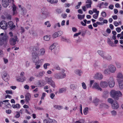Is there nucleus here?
<instances>
[{
	"label": "nucleus",
	"instance_id": "9",
	"mask_svg": "<svg viewBox=\"0 0 123 123\" xmlns=\"http://www.w3.org/2000/svg\"><path fill=\"white\" fill-rule=\"evenodd\" d=\"M0 27L3 30H6L7 28V23L5 21H2L0 23Z\"/></svg>",
	"mask_w": 123,
	"mask_h": 123
},
{
	"label": "nucleus",
	"instance_id": "64",
	"mask_svg": "<svg viewBox=\"0 0 123 123\" xmlns=\"http://www.w3.org/2000/svg\"><path fill=\"white\" fill-rule=\"evenodd\" d=\"M9 36L10 37H11V38L13 37H12L13 36V33L12 32H10L9 34Z\"/></svg>",
	"mask_w": 123,
	"mask_h": 123
},
{
	"label": "nucleus",
	"instance_id": "31",
	"mask_svg": "<svg viewBox=\"0 0 123 123\" xmlns=\"http://www.w3.org/2000/svg\"><path fill=\"white\" fill-rule=\"evenodd\" d=\"M110 71L108 69H106L104 70V73L105 74L108 75L110 74Z\"/></svg>",
	"mask_w": 123,
	"mask_h": 123
},
{
	"label": "nucleus",
	"instance_id": "55",
	"mask_svg": "<svg viewBox=\"0 0 123 123\" xmlns=\"http://www.w3.org/2000/svg\"><path fill=\"white\" fill-rule=\"evenodd\" d=\"M6 92L7 94H12V90H7L6 91Z\"/></svg>",
	"mask_w": 123,
	"mask_h": 123
},
{
	"label": "nucleus",
	"instance_id": "12",
	"mask_svg": "<svg viewBox=\"0 0 123 123\" xmlns=\"http://www.w3.org/2000/svg\"><path fill=\"white\" fill-rule=\"evenodd\" d=\"M112 108L114 109H117L119 107V105L116 101L114 102L111 105Z\"/></svg>",
	"mask_w": 123,
	"mask_h": 123
},
{
	"label": "nucleus",
	"instance_id": "51",
	"mask_svg": "<svg viewBox=\"0 0 123 123\" xmlns=\"http://www.w3.org/2000/svg\"><path fill=\"white\" fill-rule=\"evenodd\" d=\"M109 45H110V46H111L112 47H114L115 46V45H114L113 42L111 41L110 43H108Z\"/></svg>",
	"mask_w": 123,
	"mask_h": 123
},
{
	"label": "nucleus",
	"instance_id": "13",
	"mask_svg": "<svg viewBox=\"0 0 123 123\" xmlns=\"http://www.w3.org/2000/svg\"><path fill=\"white\" fill-rule=\"evenodd\" d=\"M9 76L6 72H4L3 74V78L4 80L6 81H7L9 80Z\"/></svg>",
	"mask_w": 123,
	"mask_h": 123
},
{
	"label": "nucleus",
	"instance_id": "1",
	"mask_svg": "<svg viewBox=\"0 0 123 123\" xmlns=\"http://www.w3.org/2000/svg\"><path fill=\"white\" fill-rule=\"evenodd\" d=\"M111 96L114 99L118 100L119 97L122 95V94L119 91H116L113 90L110 92Z\"/></svg>",
	"mask_w": 123,
	"mask_h": 123
},
{
	"label": "nucleus",
	"instance_id": "63",
	"mask_svg": "<svg viewBox=\"0 0 123 123\" xmlns=\"http://www.w3.org/2000/svg\"><path fill=\"white\" fill-rule=\"evenodd\" d=\"M81 33V32H80L78 33H76L75 34H74V37H77Z\"/></svg>",
	"mask_w": 123,
	"mask_h": 123
},
{
	"label": "nucleus",
	"instance_id": "4",
	"mask_svg": "<svg viewBox=\"0 0 123 123\" xmlns=\"http://www.w3.org/2000/svg\"><path fill=\"white\" fill-rule=\"evenodd\" d=\"M32 59L33 62L35 63V65H37L39 60L38 55L37 53L34 52L32 53Z\"/></svg>",
	"mask_w": 123,
	"mask_h": 123
},
{
	"label": "nucleus",
	"instance_id": "20",
	"mask_svg": "<svg viewBox=\"0 0 123 123\" xmlns=\"http://www.w3.org/2000/svg\"><path fill=\"white\" fill-rule=\"evenodd\" d=\"M44 73V72H39L38 74H35V76H36L38 77L41 78L43 76Z\"/></svg>",
	"mask_w": 123,
	"mask_h": 123
},
{
	"label": "nucleus",
	"instance_id": "54",
	"mask_svg": "<svg viewBox=\"0 0 123 123\" xmlns=\"http://www.w3.org/2000/svg\"><path fill=\"white\" fill-rule=\"evenodd\" d=\"M38 83V86H43V85H42V84L41 82H40V81L39 80L38 81V82L37 83Z\"/></svg>",
	"mask_w": 123,
	"mask_h": 123
},
{
	"label": "nucleus",
	"instance_id": "53",
	"mask_svg": "<svg viewBox=\"0 0 123 123\" xmlns=\"http://www.w3.org/2000/svg\"><path fill=\"white\" fill-rule=\"evenodd\" d=\"M101 15L102 16L104 17H105L106 16V13L105 12H102Z\"/></svg>",
	"mask_w": 123,
	"mask_h": 123
},
{
	"label": "nucleus",
	"instance_id": "10",
	"mask_svg": "<svg viewBox=\"0 0 123 123\" xmlns=\"http://www.w3.org/2000/svg\"><path fill=\"white\" fill-rule=\"evenodd\" d=\"M109 70L112 73H114L116 70L115 67L113 65H111L108 66Z\"/></svg>",
	"mask_w": 123,
	"mask_h": 123
},
{
	"label": "nucleus",
	"instance_id": "59",
	"mask_svg": "<svg viewBox=\"0 0 123 123\" xmlns=\"http://www.w3.org/2000/svg\"><path fill=\"white\" fill-rule=\"evenodd\" d=\"M58 36L57 35V32H55V33L53 35V38H55L57 37H58Z\"/></svg>",
	"mask_w": 123,
	"mask_h": 123
},
{
	"label": "nucleus",
	"instance_id": "36",
	"mask_svg": "<svg viewBox=\"0 0 123 123\" xmlns=\"http://www.w3.org/2000/svg\"><path fill=\"white\" fill-rule=\"evenodd\" d=\"M115 64L117 68H121V64L120 63L118 62H115Z\"/></svg>",
	"mask_w": 123,
	"mask_h": 123
},
{
	"label": "nucleus",
	"instance_id": "27",
	"mask_svg": "<svg viewBox=\"0 0 123 123\" xmlns=\"http://www.w3.org/2000/svg\"><path fill=\"white\" fill-rule=\"evenodd\" d=\"M56 13L58 14H60L62 13V10L61 9L57 8L55 10Z\"/></svg>",
	"mask_w": 123,
	"mask_h": 123
},
{
	"label": "nucleus",
	"instance_id": "6",
	"mask_svg": "<svg viewBox=\"0 0 123 123\" xmlns=\"http://www.w3.org/2000/svg\"><path fill=\"white\" fill-rule=\"evenodd\" d=\"M108 82L109 86L111 88H112L114 86L115 83L113 77H110L108 81Z\"/></svg>",
	"mask_w": 123,
	"mask_h": 123
},
{
	"label": "nucleus",
	"instance_id": "29",
	"mask_svg": "<svg viewBox=\"0 0 123 123\" xmlns=\"http://www.w3.org/2000/svg\"><path fill=\"white\" fill-rule=\"evenodd\" d=\"M99 101V100L97 98H96L94 100L93 103L96 106H97L98 104V102Z\"/></svg>",
	"mask_w": 123,
	"mask_h": 123
},
{
	"label": "nucleus",
	"instance_id": "23",
	"mask_svg": "<svg viewBox=\"0 0 123 123\" xmlns=\"http://www.w3.org/2000/svg\"><path fill=\"white\" fill-rule=\"evenodd\" d=\"M70 87L71 90H74L77 88V86L74 84H71L70 85Z\"/></svg>",
	"mask_w": 123,
	"mask_h": 123
},
{
	"label": "nucleus",
	"instance_id": "48",
	"mask_svg": "<svg viewBox=\"0 0 123 123\" xmlns=\"http://www.w3.org/2000/svg\"><path fill=\"white\" fill-rule=\"evenodd\" d=\"M20 79L21 80V82H23L24 81L26 80L25 77L24 76L21 77Z\"/></svg>",
	"mask_w": 123,
	"mask_h": 123
},
{
	"label": "nucleus",
	"instance_id": "38",
	"mask_svg": "<svg viewBox=\"0 0 123 123\" xmlns=\"http://www.w3.org/2000/svg\"><path fill=\"white\" fill-rule=\"evenodd\" d=\"M49 15V13H48V15L46 14H43L42 16V17L43 19H45L48 17Z\"/></svg>",
	"mask_w": 123,
	"mask_h": 123
},
{
	"label": "nucleus",
	"instance_id": "56",
	"mask_svg": "<svg viewBox=\"0 0 123 123\" xmlns=\"http://www.w3.org/2000/svg\"><path fill=\"white\" fill-rule=\"evenodd\" d=\"M45 52V51L44 49H42L41 50V54L43 55H44Z\"/></svg>",
	"mask_w": 123,
	"mask_h": 123
},
{
	"label": "nucleus",
	"instance_id": "50",
	"mask_svg": "<svg viewBox=\"0 0 123 123\" xmlns=\"http://www.w3.org/2000/svg\"><path fill=\"white\" fill-rule=\"evenodd\" d=\"M82 86L83 88L84 89H86V86L84 82H83L82 83Z\"/></svg>",
	"mask_w": 123,
	"mask_h": 123
},
{
	"label": "nucleus",
	"instance_id": "24",
	"mask_svg": "<svg viewBox=\"0 0 123 123\" xmlns=\"http://www.w3.org/2000/svg\"><path fill=\"white\" fill-rule=\"evenodd\" d=\"M13 8V15H14L17 13V12L16 11V7L15 5L14 4H13V5L12 6Z\"/></svg>",
	"mask_w": 123,
	"mask_h": 123
},
{
	"label": "nucleus",
	"instance_id": "45",
	"mask_svg": "<svg viewBox=\"0 0 123 123\" xmlns=\"http://www.w3.org/2000/svg\"><path fill=\"white\" fill-rule=\"evenodd\" d=\"M78 3V5L75 6V8L76 9H78L80 8V6L81 4L82 3L81 2H79Z\"/></svg>",
	"mask_w": 123,
	"mask_h": 123
},
{
	"label": "nucleus",
	"instance_id": "32",
	"mask_svg": "<svg viewBox=\"0 0 123 123\" xmlns=\"http://www.w3.org/2000/svg\"><path fill=\"white\" fill-rule=\"evenodd\" d=\"M51 4L56 3L57 2V0H47Z\"/></svg>",
	"mask_w": 123,
	"mask_h": 123
},
{
	"label": "nucleus",
	"instance_id": "28",
	"mask_svg": "<svg viewBox=\"0 0 123 123\" xmlns=\"http://www.w3.org/2000/svg\"><path fill=\"white\" fill-rule=\"evenodd\" d=\"M67 90L66 88H63L60 89H59V93H63L64 92H65Z\"/></svg>",
	"mask_w": 123,
	"mask_h": 123
},
{
	"label": "nucleus",
	"instance_id": "2",
	"mask_svg": "<svg viewBox=\"0 0 123 123\" xmlns=\"http://www.w3.org/2000/svg\"><path fill=\"white\" fill-rule=\"evenodd\" d=\"M64 72L65 70H62L61 72L55 74L54 75V77L58 79L65 78L66 76V75L65 73H64Z\"/></svg>",
	"mask_w": 123,
	"mask_h": 123
},
{
	"label": "nucleus",
	"instance_id": "40",
	"mask_svg": "<svg viewBox=\"0 0 123 123\" xmlns=\"http://www.w3.org/2000/svg\"><path fill=\"white\" fill-rule=\"evenodd\" d=\"M15 113L16 114L15 115V117L16 118H19L20 116L19 112L18 111H16Z\"/></svg>",
	"mask_w": 123,
	"mask_h": 123
},
{
	"label": "nucleus",
	"instance_id": "22",
	"mask_svg": "<svg viewBox=\"0 0 123 123\" xmlns=\"http://www.w3.org/2000/svg\"><path fill=\"white\" fill-rule=\"evenodd\" d=\"M97 52L102 58L105 54V52L102 50H98Z\"/></svg>",
	"mask_w": 123,
	"mask_h": 123
},
{
	"label": "nucleus",
	"instance_id": "16",
	"mask_svg": "<svg viewBox=\"0 0 123 123\" xmlns=\"http://www.w3.org/2000/svg\"><path fill=\"white\" fill-rule=\"evenodd\" d=\"M100 85L102 88H105L108 86L107 82L105 81H101L100 84Z\"/></svg>",
	"mask_w": 123,
	"mask_h": 123
},
{
	"label": "nucleus",
	"instance_id": "7",
	"mask_svg": "<svg viewBox=\"0 0 123 123\" xmlns=\"http://www.w3.org/2000/svg\"><path fill=\"white\" fill-rule=\"evenodd\" d=\"M117 80L118 82H122L123 80V75L122 73H118L117 76Z\"/></svg>",
	"mask_w": 123,
	"mask_h": 123
},
{
	"label": "nucleus",
	"instance_id": "52",
	"mask_svg": "<svg viewBox=\"0 0 123 123\" xmlns=\"http://www.w3.org/2000/svg\"><path fill=\"white\" fill-rule=\"evenodd\" d=\"M32 34L35 37H37V34L36 32L34 31H33L32 33Z\"/></svg>",
	"mask_w": 123,
	"mask_h": 123
},
{
	"label": "nucleus",
	"instance_id": "21",
	"mask_svg": "<svg viewBox=\"0 0 123 123\" xmlns=\"http://www.w3.org/2000/svg\"><path fill=\"white\" fill-rule=\"evenodd\" d=\"M41 12L43 14H46L47 15H48V13H49V12L47 11L45 7H43L42 8Z\"/></svg>",
	"mask_w": 123,
	"mask_h": 123
},
{
	"label": "nucleus",
	"instance_id": "11",
	"mask_svg": "<svg viewBox=\"0 0 123 123\" xmlns=\"http://www.w3.org/2000/svg\"><path fill=\"white\" fill-rule=\"evenodd\" d=\"M103 78V76L101 73H96L94 76V78L96 79L101 80Z\"/></svg>",
	"mask_w": 123,
	"mask_h": 123
},
{
	"label": "nucleus",
	"instance_id": "46",
	"mask_svg": "<svg viewBox=\"0 0 123 123\" xmlns=\"http://www.w3.org/2000/svg\"><path fill=\"white\" fill-rule=\"evenodd\" d=\"M54 68L57 70H60V68L59 66L58 65H55L54 67Z\"/></svg>",
	"mask_w": 123,
	"mask_h": 123
},
{
	"label": "nucleus",
	"instance_id": "57",
	"mask_svg": "<svg viewBox=\"0 0 123 123\" xmlns=\"http://www.w3.org/2000/svg\"><path fill=\"white\" fill-rule=\"evenodd\" d=\"M35 108L36 110H43V108L38 107H35Z\"/></svg>",
	"mask_w": 123,
	"mask_h": 123
},
{
	"label": "nucleus",
	"instance_id": "18",
	"mask_svg": "<svg viewBox=\"0 0 123 123\" xmlns=\"http://www.w3.org/2000/svg\"><path fill=\"white\" fill-rule=\"evenodd\" d=\"M74 72L75 74L80 76H81V74L82 73V71L80 69L75 70L74 71Z\"/></svg>",
	"mask_w": 123,
	"mask_h": 123
},
{
	"label": "nucleus",
	"instance_id": "25",
	"mask_svg": "<svg viewBox=\"0 0 123 123\" xmlns=\"http://www.w3.org/2000/svg\"><path fill=\"white\" fill-rule=\"evenodd\" d=\"M52 78L50 77L49 78L48 77H46L45 78V80L49 84V83H50L53 80H52Z\"/></svg>",
	"mask_w": 123,
	"mask_h": 123
},
{
	"label": "nucleus",
	"instance_id": "3",
	"mask_svg": "<svg viewBox=\"0 0 123 123\" xmlns=\"http://www.w3.org/2000/svg\"><path fill=\"white\" fill-rule=\"evenodd\" d=\"M8 38V36L6 34L2 33L0 34V40L1 44H3L5 42H6Z\"/></svg>",
	"mask_w": 123,
	"mask_h": 123
},
{
	"label": "nucleus",
	"instance_id": "19",
	"mask_svg": "<svg viewBox=\"0 0 123 123\" xmlns=\"http://www.w3.org/2000/svg\"><path fill=\"white\" fill-rule=\"evenodd\" d=\"M31 98V95L30 93H27L25 95V98L26 101L27 102H28L30 100Z\"/></svg>",
	"mask_w": 123,
	"mask_h": 123
},
{
	"label": "nucleus",
	"instance_id": "15",
	"mask_svg": "<svg viewBox=\"0 0 123 123\" xmlns=\"http://www.w3.org/2000/svg\"><path fill=\"white\" fill-rule=\"evenodd\" d=\"M92 87L93 88H95L100 91H101L102 90V89L100 87L98 84L97 83H95L94 84Z\"/></svg>",
	"mask_w": 123,
	"mask_h": 123
},
{
	"label": "nucleus",
	"instance_id": "14",
	"mask_svg": "<svg viewBox=\"0 0 123 123\" xmlns=\"http://www.w3.org/2000/svg\"><path fill=\"white\" fill-rule=\"evenodd\" d=\"M103 59L104 60H106L107 61H111L112 59L111 56L109 54H108L106 55H105L104 57L103 58Z\"/></svg>",
	"mask_w": 123,
	"mask_h": 123
},
{
	"label": "nucleus",
	"instance_id": "5",
	"mask_svg": "<svg viewBox=\"0 0 123 123\" xmlns=\"http://www.w3.org/2000/svg\"><path fill=\"white\" fill-rule=\"evenodd\" d=\"M18 38L17 36L15 35L13 37L10 38L9 40L10 44L12 45H14L16 44V42L18 40Z\"/></svg>",
	"mask_w": 123,
	"mask_h": 123
},
{
	"label": "nucleus",
	"instance_id": "34",
	"mask_svg": "<svg viewBox=\"0 0 123 123\" xmlns=\"http://www.w3.org/2000/svg\"><path fill=\"white\" fill-rule=\"evenodd\" d=\"M49 121L50 123H57V122L55 120L52 119L50 118H49Z\"/></svg>",
	"mask_w": 123,
	"mask_h": 123
},
{
	"label": "nucleus",
	"instance_id": "41",
	"mask_svg": "<svg viewBox=\"0 0 123 123\" xmlns=\"http://www.w3.org/2000/svg\"><path fill=\"white\" fill-rule=\"evenodd\" d=\"M45 25H47V27H49L50 26V24L49 22V21H47L45 23H44Z\"/></svg>",
	"mask_w": 123,
	"mask_h": 123
},
{
	"label": "nucleus",
	"instance_id": "58",
	"mask_svg": "<svg viewBox=\"0 0 123 123\" xmlns=\"http://www.w3.org/2000/svg\"><path fill=\"white\" fill-rule=\"evenodd\" d=\"M40 64L38 62L37 63V65H36V69H38L40 68Z\"/></svg>",
	"mask_w": 123,
	"mask_h": 123
},
{
	"label": "nucleus",
	"instance_id": "30",
	"mask_svg": "<svg viewBox=\"0 0 123 123\" xmlns=\"http://www.w3.org/2000/svg\"><path fill=\"white\" fill-rule=\"evenodd\" d=\"M50 36L48 35L45 36L44 37V39L45 41H48L50 39Z\"/></svg>",
	"mask_w": 123,
	"mask_h": 123
},
{
	"label": "nucleus",
	"instance_id": "61",
	"mask_svg": "<svg viewBox=\"0 0 123 123\" xmlns=\"http://www.w3.org/2000/svg\"><path fill=\"white\" fill-rule=\"evenodd\" d=\"M116 30L118 32H119L121 31V29L120 28L118 27L116 29Z\"/></svg>",
	"mask_w": 123,
	"mask_h": 123
},
{
	"label": "nucleus",
	"instance_id": "39",
	"mask_svg": "<svg viewBox=\"0 0 123 123\" xmlns=\"http://www.w3.org/2000/svg\"><path fill=\"white\" fill-rule=\"evenodd\" d=\"M84 120L83 119H81L76 121L75 122V123H84Z\"/></svg>",
	"mask_w": 123,
	"mask_h": 123
},
{
	"label": "nucleus",
	"instance_id": "47",
	"mask_svg": "<svg viewBox=\"0 0 123 123\" xmlns=\"http://www.w3.org/2000/svg\"><path fill=\"white\" fill-rule=\"evenodd\" d=\"M119 88L120 89H122L123 88V84L122 83V82H118Z\"/></svg>",
	"mask_w": 123,
	"mask_h": 123
},
{
	"label": "nucleus",
	"instance_id": "8",
	"mask_svg": "<svg viewBox=\"0 0 123 123\" xmlns=\"http://www.w3.org/2000/svg\"><path fill=\"white\" fill-rule=\"evenodd\" d=\"M13 22L12 21H10L7 23V27H9L10 29L12 30H14L15 29L16 26L14 25Z\"/></svg>",
	"mask_w": 123,
	"mask_h": 123
},
{
	"label": "nucleus",
	"instance_id": "33",
	"mask_svg": "<svg viewBox=\"0 0 123 123\" xmlns=\"http://www.w3.org/2000/svg\"><path fill=\"white\" fill-rule=\"evenodd\" d=\"M85 16V15L84 14L82 15L80 14L78 15V17L79 19L81 20L82 19H84Z\"/></svg>",
	"mask_w": 123,
	"mask_h": 123
},
{
	"label": "nucleus",
	"instance_id": "26",
	"mask_svg": "<svg viewBox=\"0 0 123 123\" xmlns=\"http://www.w3.org/2000/svg\"><path fill=\"white\" fill-rule=\"evenodd\" d=\"M54 107L55 109L59 110H60L62 108V106L56 105H54Z\"/></svg>",
	"mask_w": 123,
	"mask_h": 123
},
{
	"label": "nucleus",
	"instance_id": "49",
	"mask_svg": "<svg viewBox=\"0 0 123 123\" xmlns=\"http://www.w3.org/2000/svg\"><path fill=\"white\" fill-rule=\"evenodd\" d=\"M49 65L50 64L49 63H45L43 65V67L45 69H46L47 68V66H49Z\"/></svg>",
	"mask_w": 123,
	"mask_h": 123
},
{
	"label": "nucleus",
	"instance_id": "62",
	"mask_svg": "<svg viewBox=\"0 0 123 123\" xmlns=\"http://www.w3.org/2000/svg\"><path fill=\"white\" fill-rule=\"evenodd\" d=\"M55 94L53 93H51L50 94V95L51 98L52 99H53V98L54 97H55Z\"/></svg>",
	"mask_w": 123,
	"mask_h": 123
},
{
	"label": "nucleus",
	"instance_id": "60",
	"mask_svg": "<svg viewBox=\"0 0 123 123\" xmlns=\"http://www.w3.org/2000/svg\"><path fill=\"white\" fill-rule=\"evenodd\" d=\"M30 63L29 62L27 61L26 62L25 66L26 67H28L29 66Z\"/></svg>",
	"mask_w": 123,
	"mask_h": 123
},
{
	"label": "nucleus",
	"instance_id": "43",
	"mask_svg": "<svg viewBox=\"0 0 123 123\" xmlns=\"http://www.w3.org/2000/svg\"><path fill=\"white\" fill-rule=\"evenodd\" d=\"M108 101L109 103L111 104V105L114 102L113 99L111 98H109L108 99Z\"/></svg>",
	"mask_w": 123,
	"mask_h": 123
},
{
	"label": "nucleus",
	"instance_id": "35",
	"mask_svg": "<svg viewBox=\"0 0 123 123\" xmlns=\"http://www.w3.org/2000/svg\"><path fill=\"white\" fill-rule=\"evenodd\" d=\"M111 115L112 116H115L117 114V112L115 110H113L111 111Z\"/></svg>",
	"mask_w": 123,
	"mask_h": 123
},
{
	"label": "nucleus",
	"instance_id": "44",
	"mask_svg": "<svg viewBox=\"0 0 123 123\" xmlns=\"http://www.w3.org/2000/svg\"><path fill=\"white\" fill-rule=\"evenodd\" d=\"M49 84H50L51 86L55 88V84L54 82L53 81L50 83H49Z\"/></svg>",
	"mask_w": 123,
	"mask_h": 123
},
{
	"label": "nucleus",
	"instance_id": "17",
	"mask_svg": "<svg viewBox=\"0 0 123 123\" xmlns=\"http://www.w3.org/2000/svg\"><path fill=\"white\" fill-rule=\"evenodd\" d=\"M2 4L3 7H6L8 5V2L6 0H2Z\"/></svg>",
	"mask_w": 123,
	"mask_h": 123
},
{
	"label": "nucleus",
	"instance_id": "37",
	"mask_svg": "<svg viewBox=\"0 0 123 123\" xmlns=\"http://www.w3.org/2000/svg\"><path fill=\"white\" fill-rule=\"evenodd\" d=\"M88 107H86L84 110L83 111V113L85 115L87 114L88 111Z\"/></svg>",
	"mask_w": 123,
	"mask_h": 123
},
{
	"label": "nucleus",
	"instance_id": "42",
	"mask_svg": "<svg viewBox=\"0 0 123 123\" xmlns=\"http://www.w3.org/2000/svg\"><path fill=\"white\" fill-rule=\"evenodd\" d=\"M55 44L53 43L49 47V49H51V50L54 49L55 47Z\"/></svg>",
	"mask_w": 123,
	"mask_h": 123
}]
</instances>
